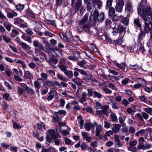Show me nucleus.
Masks as SVG:
<instances>
[{"instance_id": "obj_1", "label": "nucleus", "mask_w": 152, "mask_h": 152, "mask_svg": "<svg viewBox=\"0 0 152 152\" xmlns=\"http://www.w3.org/2000/svg\"><path fill=\"white\" fill-rule=\"evenodd\" d=\"M148 12L149 13V15H144L143 14L142 16H141V18L144 20L145 21V26L144 27V30L142 31H141L144 34H146L149 32L151 30V28L149 26V24H151L152 26V13L151 11H150L149 9H148Z\"/></svg>"}, {"instance_id": "obj_2", "label": "nucleus", "mask_w": 152, "mask_h": 152, "mask_svg": "<svg viewBox=\"0 0 152 152\" xmlns=\"http://www.w3.org/2000/svg\"><path fill=\"white\" fill-rule=\"evenodd\" d=\"M148 9H150V11L152 13L151 7L147 5V0H142L140 4L137 7L138 14H140L141 16H142V14L144 15H149Z\"/></svg>"}, {"instance_id": "obj_3", "label": "nucleus", "mask_w": 152, "mask_h": 152, "mask_svg": "<svg viewBox=\"0 0 152 152\" xmlns=\"http://www.w3.org/2000/svg\"><path fill=\"white\" fill-rule=\"evenodd\" d=\"M71 5L76 12H78L82 6V0H71Z\"/></svg>"}, {"instance_id": "obj_4", "label": "nucleus", "mask_w": 152, "mask_h": 152, "mask_svg": "<svg viewBox=\"0 0 152 152\" xmlns=\"http://www.w3.org/2000/svg\"><path fill=\"white\" fill-rule=\"evenodd\" d=\"M137 143V141L136 140L131 141L129 143V147H128V150L132 152H136L137 149L135 146Z\"/></svg>"}, {"instance_id": "obj_5", "label": "nucleus", "mask_w": 152, "mask_h": 152, "mask_svg": "<svg viewBox=\"0 0 152 152\" xmlns=\"http://www.w3.org/2000/svg\"><path fill=\"white\" fill-rule=\"evenodd\" d=\"M20 45L21 46L23 49L27 53L30 55H31L33 53V51L31 50V47L27 44L24 42H20Z\"/></svg>"}, {"instance_id": "obj_6", "label": "nucleus", "mask_w": 152, "mask_h": 152, "mask_svg": "<svg viewBox=\"0 0 152 152\" xmlns=\"http://www.w3.org/2000/svg\"><path fill=\"white\" fill-rule=\"evenodd\" d=\"M96 109H102L101 110H97L96 111V113L97 115H102L104 114V106H102L101 104L99 102H97L96 103Z\"/></svg>"}, {"instance_id": "obj_7", "label": "nucleus", "mask_w": 152, "mask_h": 152, "mask_svg": "<svg viewBox=\"0 0 152 152\" xmlns=\"http://www.w3.org/2000/svg\"><path fill=\"white\" fill-rule=\"evenodd\" d=\"M126 6L125 10L127 12H132L133 11V7L132 6V3L130 1L128 0L126 1Z\"/></svg>"}, {"instance_id": "obj_8", "label": "nucleus", "mask_w": 152, "mask_h": 152, "mask_svg": "<svg viewBox=\"0 0 152 152\" xmlns=\"http://www.w3.org/2000/svg\"><path fill=\"white\" fill-rule=\"evenodd\" d=\"M33 45L36 47H38L39 49L42 50H43L44 49L43 45L41 43H39L38 40H35L33 42Z\"/></svg>"}, {"instance_id": "obj_9", "label": "nucleus", "mask_w": 152, "mask_h": 152, "mask_svg": "<svg viewBox=\"0 0 152 152\" xmlns=\"http://www.w3.org/2000/svg\"><path fill=\"white\" fill-rule=\"evenodd\" d=\"M84 79L85 80L88 82H92L96 81L95 79H94L91 75L87 73L85 75Z\"/></svg>"}, {"instance_id": "obj_10", "label": "nucleus", "mask_w": 152, "mask_h": 152, "mask_svg": "<svg viewBox=\"0 0 152 152\" xmlns=\"http://www.w3.org/2000/svg\"><path fill=\"white\" fill-rule=\"evenodd\" d=\"M115 64L122 71H124L125 69V68L126 66V64L125 62H122L121 64L116 62L115 63Z\"/></svg>"}, {"instance_id": "obj_11", "label": "nucleus", "mask_w": 152, "mask_h": 152, "mask_svg": "<svg viewBox=\"0 0 152 152\" xmlns=\"http://www.w3.org/2000/svg\"><path fill=\"white\" fill-rule=\"evenodd\" d=\"M99 12L97 10H95L93 15H91L89 17V19L91 21H93V20H96L98 17L99 16Z\"/></svg>"}, {"instance_id": "obj_12", "label": "nucleus", "mask_w": 152, "mask_h": 152, "mask_svg": "<svg viewBox=\"0 0 152 152\" xmlns=\"http://www.w3.org/2000/svg\"><path fill=\"white\" fill-rule=\"evenodd\" d=\"M49 134L51 136L52 138L54 139L58 137V134L54 129H50L48 130Z\"/></svg>"}, {"instance_id": "obj_13", "label": "nucleus", "mask_w": 152, "mask_h": 152, "mask_svg": "<svg viewBox=\"0 0 152 152\" xmlns=\"http://www.w3.org/2000/svg\"><path fill=\"white\" fill-rule=\"evenodd\" d=\"M143 43L137 44L138 48L137 50L139 52L141 53L144 54L145 53L146 50L145 49L143 46Z\"/></svg>"}, {"instance_id": "obj_14", "label": "nucleus", "mask_w": 152, "mask_h": 152, "mask_svg": "<svg viewBox=\"0 0 152 152\" xmlns=\"http://www.w3.org/2000/svg\"><path fill=\"white\" fill-rule=\"evenodd\" d=\"M145 36V34L141 31L139 34L138 36L137 44L143 43H142L143 38Z\"/></svg>"}, {"instance_id": "obj_15", "label": "nucleus", "mask_w": 152, "mask_h": 152, "mask_svg": "<svg viewBox=\"0 0 152 152\" xmlns=\"http://www.w3.org/2000/svg\"><path fill=\"white\" fill-rule=\"evenodd\" d=\"M6 12L7 13V17L10 18H12L14 17L17 16L18 15L17 13L13 11L9 12H7V10H6Z\"/></svg>"}, {"instance_id": "obj_16", "label": "nucleus", "mask_w": 152, "mask_h": 152, "mask_svg": "<svg viewBox=\"0 0 152 152\" xmlns=\"http://www.w3.org/2000/svg\"><path fill=\"white\" fill-rule=\"evenodd\" d=\"M72 104L73 105L72 109L77 110H79L80 109V106L79 105L78 102L75 100L73 101L72 103Z\"/></svg>"}, {"instance_id": "obj_17", "label": "nucleus", "mask_w": 152, "mask_h": 152, "mask_svg": "<svg viewBox=\"0 0 152 152\" xmlns=\"http://www.w3.org/2000/svg\"><path fill=\"white\" fill-rule=\"evenodd\" d=\"M24 76L26 79L32 80L33 79V75L29 71H25Z\"/></svg>"}, {"instance_id": "obj_18", "label": "nucleus", "mask_w": 152, "mask_h": 152, "mask_svg": "<svg viewBox=\"0 0 152 152\" xmlns=\"http://www.w3.org/2000/svg\"><path fill=\"white\" fill-rule=\"evenodd\" d=\"M42 78H39L37 80L34 82V85L35 87L36 88H38V90H37V91H39V89L40 88V83H42Z\"/></svg>"}, {"instance_id": "obj_19", "label": "nucleus", "mask_w": 152, "mask_h": 152, "mask_svg": "<svg viewBox=\"0 0 152 152\" xmlns=\"http://www.w3.org/2000/svg\"><path fill=\"white\" fill-rule=\"evenodd\" d=\"M118 31H119V35L123 34L124 36L125 33V28L121 26H119L118 27Z\"/></svg>"}, {"instance_id": "obj_20", "label": "nucleus", "mask_w": 152, "mask_h": 152, "mask_svg": "<svg viewBox=\"0 0 152 152\" xmlns=\"http://www.w3.org/2000/svg\"><path fill=\"white\" fill-rule=\"evenodd\" d=\"M82 135L83 136V138L86 139V141L88 142H90L91 141V137L88 136L87 133L86 132H83L82 133Z\"/></svg>"}, {"instance_id": "obj_21", "label": "nucleus", "mask_w": 152, "mask_h": 152, "mask_svg": "<svg viewBox=\"0 0 152 152\" xmlns=\"http://www.w3.org/2000/svg\"><path fill=\"white\" fill-rule=\"evenodd\" d=\"M84 127L87 131H89L91 128H93L94 129V126L93 124L90 123H87L85 124Z\"/></svg>"}, {"instance_id": "obj_22", "label": "nucleus", "mask_w": 152, "mask_h": 152, "mask_svg": "<svg viewBox=\"0 0 152 152\" xmlns=\"http://www.w3.org/2000/svg\"><path fill=\"white\" fill-rule=\"evenodd\" d=\"M64 74L69 78L72 79L73 77V74L72 71L66 70Z\"/></svg>"}, {"instance_id": "obj_23", "label": "nucleus", "mask_w": 152, "mask_h": 152, "mask_svg": "<svg viewBox=\"0 0 152 152\" xmlns=\"http://www.w3.org/2000/svg\"><path fill=\"white\" fill-rule=\"evenodd\" d=\"M94 4L93 3L91 4L90 2L87 4V7L88 11L91 13L93 10V8L94 7Z\"/></svg>"}, {"instance_id": "obj_24", "label": "nucleus", "mask_w": 152, "mask_h": 152, "mask_svg": "<svg viewBox=\"0 0 152 152\" xmlns=\"http://www.w3.org/2000/svg\"><path fill=\"white\" fill-rule=\"evenodd\" d=\"M14 21V24L17 26H19L20 23H22L23 22V20L19 18H15Z\"/></svg>"}, {"instance_id": "obj_25", "label": "nucleus", "mask_w": 152, "mask_h": 152, "mask_svg": "<svg viewBox=\"0 0 152 152\" xmlns=\"http://www.w3.org/2000/svg\"><path fill=\"white\" fill-rule=\"evenodd\" d=\"M121 127V126L120 124H116L115 126L112 128V130L114 133H116L119 131Z\"/></svg>"}, {"instance_id": "obj_26", "label": "nucleus", "mask_w": 152, "mask_h": 152, "mask_svg": "<svg viewBox=\"0 0 152 152\" xmlns=\"http://www.w3.org/2000/svg\"><path fill=\"white\" fill-rule=\"evenodd\" d=\"M108 11V15L109 16L112 17L115 14V10L114 8L110 7H109Z\"/></svg>"}, {"instance_id": "obj_27", "label": "nucleus", "mask_w": 152, "mask_h": 152, "mask_svg": "<svg viewBox=\"0 0 152 152\" xmlns=\"http://www.w3.org/2000/svg\"><path fill=\"white\" fill-rule=\"evenodd\" d=\"M102 131V127L101 125H99L96 126V136H98L100 135V132Z\"/></svg>"}, {"instance_id": "obj_28", "label": "nucleus", "mask_w": 152, "mask_h": 152, "mask_svg": "<svg viewBox=\"0 0 152 152\" xmlns=\"http://www.w3.org/2000/svg\"><path fill=\"white\" fill-rule=\"evenodd\" d=\"M124 36H123V34L121 35H119L118 38L117 40H115L113 41L114 42H115L116 44H119L121 45L122 44V43L123 42V37H124Z\"/></svg>"}, {"instance_id": "obj_29", "label": "nucleus", "mask_w": 152, "mask_h": 152, "mask_svg": "<svg viewBox=\"0 0 152 152\" xmlns=\"http://www.w3.org/2000/svg\"><path fill=\"white\" fill-rule=\"evenodd\" d=\"M88 17V15L86 14L80 21V23L83 25L87 21Z\"/></svg>"}, {"instance_id": "obj_30", "label": "nucleus", "mask_w": 152, "mask_h": 152, "mask_svg": "<svg viewBox=\"0 0 152 152\" xmlns=\"http://www.w3.org/2000/svg\"><path fill=\"white\" fill-rule=\"evenodd\" d=\"M86 64V61L85 60H83L81 61L78 62L77 64L79 65L81 68L84 69H86V67L85 66V64Z\"/></svg>"}, {"instance_id": "obj_31", "label": "nucleus", "mask_w": 152, "mask_h": 152, "mask_svg": "<svg viewBox=\"0 0 152 152\" xmlns=\"http://www.w3.org/2000/svg\"><path fill=\"white\" fill-rule=\"evenodd\" d=\"M129 69L132 70H136L137 69H140L141 68V67L139 65L135 64L132 65L130 64L129 65Z\"/></svg>"}, {"instance_id": "obj_32", "label": "nucleus", "mask_w": 152, "mask_h": 152, "mask_svg": "<svg viewBox=\"0 0 152 152\" xmlns=\"http://www.w3.org/2000/svg\"><path fill=\"white\" fill-rule=\"evenodd\" d=\"M72 81L77 85L78 86H81V83L80 82V79L78 77H75V78H72Z\"/></svg>"}, {"instance_id": "obj_33", "label": "nucleus", "mask_w": 152, "mask_h": 152, "mask_svg": "<svg viewBox=\"0 0 152 152\" xmlns=\"http://www.w3.org/2000/svg\"><path fill=\"white\" fill-rule=\"evenodd\" d=\"M15 7L17 10L20 12L24 9L25 6L24 5L19 4L16 5Z\"/></svg>"}, {"instance_id": "obj_34", "label": "nucleus", "mask_w": 152, "mask_h": 152, "mask_svg": "<svg viewBox=\"0 0 152 152\" xmlns=\"http://www.w3.org/2000/svg\"><path fill=\"white\" fill-rule=\"evenodd\" d=\"M15 61L16 63L19 64L22 66V67L23 68H26V65L24 63V62L22 60L19 59L17 60H15Z\"/></svg>"}, {"instance_id": "obj_35", "label": "nucleus", "mask_w": 152, "mask_h": 152, "mask_svg": "<svg viewBox=\"0 0 152 152\" xmlns=\"http://www.w3.org/2000/svg\"><path fill=\"white\" fill-rule=\"evenodd\" d=\"M110 117L113 122L118 121V118L115 113H111Z\"/></svg>"}, {"instance_id": "obj_36", "label": "nucleus", "mask_w": 152, "mask_h": 152, "mask_svg": "<svg viewBox=\"0 0 152 152\" xmlns=\"http://www.w3.org/2000/svg\"><path fill=\"white\" fill-rule=\"evenodd\" d=\"M124 6L122 5H116L115 8L116 11L119 12H121L123 10V8Z\"/></svg>"}, {"instance_id": "obj_37", "label": "nucleus", "mask_w": 152, "mask_h": 152, "mask_svg": "<svg viewBox=\"0 0 152 152\" xmlns=\"http://www.w3.org/2000/svg\"><path fill=\"white\" fill-rule=\"evenodd\" d=\"M56 76L58 77V79L60 80H61L64 82H67V79L64 77L62 76H61L60 74L58 73L57 74Z\"/></svg>"}, {"instance_id": "obj_38", "label": "nucleus", "mask_w": 152, "mask_h": 152, "mask_svg": "<svg viewBox=\"0 0 152 152\" xmlns=\"http://www.w3.org/2000/svg\"><path fill=\"white\" fill-rule=\"evenodd\" d=\"M74 70L78 71L82 75H86L87 73L86 72L83 70V69H78L77 68H75L74 69Z\"/></svg>"}, {"instance_id": "obj_39", "label": "nucleus", "mask_w": 152, "mask_h": 152, "mask_svg": "<svg viewBox=\"0 0 152 152\" xmlns=\"http://www.w3.org/2000/svg\"><path fill=\"white\" fill-rule=\"evenodd\" d=\"M25 91L26 93H29L31 95H34L35 94V92L33 89L29 87H28Z\"/></svg>"}, {"instance_id": "obj_40", "label": "nucleus", "mask_w": 152, "mask_h": 152, "mask_svg": "<svg viewBox=\"0 0 152 152\" xmlns=\"http://www.w3.org/2000/svg\"><path fill=\"white\" fill-rule=\"evenodd\" d=\"M64 139L65 140V143L66 145H73V142L70 139L66 138H65Z\"/></svg>"}, {"instance_id": "obj_41", "label": "nucleus", "mask_w": 152, "mask_h": 152, "mask_svg": "<svg viewBox=\"0 0 152 152\" xmlns=\"http://www.w3.org/2000/svg\"><path fill=\"white\" fill-rule=\"evenodd\" d=\"M3 25L8 31H11V27L12 26V25L11 24H6V23H3Z\"/></svg>"}, {"instance_id": "obj_42", "label": "nucleus", "mask_w": 152, "mask_h": 152, "mask_svg": "<svg viewBox=\"0 0 152 152\" xmlns=\"http://www.w3.org/2000/svg\"><path fill=\"white\" fill-rule=\"evenodd\" d=\"M121 22L124 25L126 26L128 24L129 19L127 17H124L122 20Z\"/></svg>"}, {"instance_id": "obj_43", "label": "nucleus", "mask_w": 152, "mask_h": 152, "mask_svg": "<svg viewBox=\"0 0 152 152\" xmlns=\"http://www.w3.org/2000/svg\"><path fill=\"white\" fill-rule=\"evenodd\" d=\"M113 1V0H107L106 7V9L111 7Z\"/></svg>"}, {"instance_id": "obj_44", "label": "nucleus", "mask_w": 152, "mask_h": 152, "mask_svg": "<svg viewBox=\"0 0 152 152\" xmlns=\"http://www.w3.org/2000/svg\"><path fill=\"white\" fill-rule=\"evenodd\" d=\"M13 128L16 129H18L21 128V126L20 125L18 124L15 121L13 122Z\"/></svg>"}, {"instance_id": "obj_45", "label": "nucleus", "mask_w": 152, "mask_h": 152, "mask_svg": "<svg viewBox=\"0 0 152 152\" xmlns=\"http://www.w3.org/2000/svg\"><path fill=\"white\" fill-rule=\"evenodd\" d=\"M144 110L147 113L152 115V108L148 107L144 108Z\"/></svg>"}, {"instance_id": "obj_46", "label": "nucleus", "mask_w": 152, "mask_h": 152, "mask_svg": "<svg viewBox=\"0 0 152 152\" xmlns=\"http://www.w3.org/2000/svg\"><path fill=\"white\" fill-rule=\"evenodd\" d=\"M26 14L29 16L32 17L34 18L35 16L33 13V12L29 10L28 9L26 11Z\"/></svg>"}, {"instance_id": "obj_47", "label": "nucleus", "mask_w": 152, "mask_h": 152, "mask_svg": "<svg viewBox=\"0 0 152 152\" xmlns=\"http://www.w3.org/2000/svg\"><path fill=\"white\" fill-rule=\"evenodd\" d=\"M58 68L60 69L64 73L67 70L66 67L64 65H60L59 66Z\"/></svg>"}, {"instance_id": "obj_48", "label": "nucleus", "mask_w": 152, "mask_h": 152, "mask_svg": "<svg viewBox=\"0 0 152 152\" xmlns=\"http://www.w3.org/2000/svg\"><path fill=\"white\" fill-rule=\"evenodd\" d=\"M99 21L100 22H101L104 20V14L103 13H101L98 17Z\"/></svg>"}, {"instance_id": "obj_49", "label": "nucleus", "mask_w": 152, "mask_h": 152, "mask_svg": "<svg viewBox=\"0 0 152 152\" xmlns=\"http://www.w3.org/2000/svg\"><path fill=\"white\" fill-rule=\"evenodd\" d=\"M94 97H97L98 98H102V95L96 91H94Z\"/></svg>"}, {"instance_id": "obj_50", "label": "nucleus", "mask_w": 152, "mask_h": 152, "mask_svg": "<svg viewBox=\"0 0 152 152\" xmlns=\"http://www.w3.org/2000/svg\"><path fill=\"white\" fill-rule=\"evenodd\" d=\"M95 2V3L97 4L98 5V8L100 9L102 6V2L99 0H94L93 3Z\"/></svg>"}, {"instance_id": "obj_51", "label": "nucleus", "mask_w": 152, "mask_h": 152, "mask_svg": "<svg viewBox=\"0 0 152 152\" xmlns=\"http://www.w3.org/2000/svg\"><path fill=\"white\" fill-rule=\"evenodd\" d=\"M136 116L138 119L141 121H144V119L142 117V112L141 114L140 113H137L136 114Z\"/></svg>"}, {"instance_id": "obj_52", "label": "nucleus", "mask_w": 152, "mask_h": 152, "mask_svg": "<svg viewBox=\"0 0 152 152\" xmlns=\"http://www.w3.org/2000/svg\"><path fill=\"white\" fill-rule=\"evenodd\" d=\"M61 134L64 136L68 135L69 134V132L66 130H62L61 132Z\"/></svg>"}, {"instance_id": "obj_53", "label": "nucleus", "mask_w": 152, "mask_h": 152, "mask_svg": "<svg viewBox=\"0 0 152 152\" xmlns=\"http://www.w3.org/2000/svg\"><path fill=\"white\" fill-rule=\"evenodd\" d=\"M3 40L7 43L9 42L11 40L10 37L5 35L3 36Z\"/></svg>"}, {"instance_id": "obj_54", "label": "nucleus", "mask_w": 152, "mask_h": 152, "mask_svg": "<svg viewBox=\"0 0 152 152\" xmlns=\"http://www.w3.org/2000/svg\"><path fill=\"white\" fill-rule=\"evenodd\" d=\"M18 94H19L20 95H22L23 92H24V90L23 89H22L21 87L18 86Z\"/></svg>"}, {"instance_id": "obj_55", "label": "nucleus", "mask_w": 152, "mask_h": 152, "mask_svg": "<svg viewBox=\"0 0 152 152\" xmlns=\"http://www.w3.org/2000/svg\"><path fill=\"white\" fill-rule=\"evenodd\" d=\"M44 35L46 36H48L50 37H53V36H55V35L52 34L50 32L46 31L44 33Z\"/></svg>"}, {"instance_id": "obj_56", "label": "nucleus", "mask_w": 152, "mask_h": 152, "mask_svg": "<svg viewBox=\"0 0 152 152\" xmlns=\"http://www.w3.org/2000/svg\"><path fill=\"white\" fill-rule=\"evenodd\" d=\"M47 23L48 24L51 25L53 26H56V23L54 20H47Z\"/></svg>"}, {"instance_id": "obj_57", "label": "nucleus", "mask_w": 152, "mask_h": 152, "mask_svg": "<svg viewBox=\"0 0 152 152\" xmlns=\"http://www.w3.org/2000/svg\"><path fill=\"white\" fill-rule=\"evenodd\" d=\"M91 47L92 50L94 51V52H97L98 51V50L97 48L95 45L94 44H92L91 45Z\"/></svg>"}, {"instance_id": "obj_58", "label": "nucleus", "mask_w": 152, "mask_h": 152, "mask_svg": "<svg viewBox=\"0 0 152 152\" xmlns=\"http://www.w3.org/2000/svg\"><path fill=\"white\" fill-rule=\"evenodd\" d=\"M116 5H124V0H116Z\"/></svg>"}, {"instance_id": "obj_59", "label": "nucleus", "mask_w": 152, "mask_h": 152, "mask_svg": "<svg viewBox=\"0 0 152 152\" xmlns=\"http://www.w3.org/2000/svg\"><path fill=\"white\" fill-rule=\"evenodd\" d=\"M108 42L109 43H113V41L109 36L105 34V41Z\"/></svg>"}, {"instance_id": "obj_60", "label": "nucleus", "mask_w": 152, "mask_h": 152, "mask_svg": "<svg viewBox=\"0 0 152 152\" xmlns=\"http://www.w3.org/2000/svg\"><path fill=\"white\" fill-rule=\"evenodd\" d=\"M18 75H14V79L15 80L19 82H22L23 81V79L20 77Z\"/></svg>"}, {"instance_id": "obj_61", "label": "nucleus", "mask_w": 152, "mask_h": 152, "mask_svg": "<svg viewBox=\"0 0 152 152\" xmlns=\"http://www.w3.org/2000/svg\"><path fill=\"white\" fill-rule=\"evenodd\" d=\"M41 76L42 78L45 80H46L48 78V75L43 72L41 74Z\"/></svg>"}, {"instance_id": "obj_62", "label": "nucleus", "mask_w": 152, "mask_h": 152, "mask_svg": "<svg viewBox=\"0 0 152 152\" xmlns=\"http://www.w3.org/2000/svg\"><path fill=\"white\" fill-rule=\"evenodd\" d=\"M142 115L143 118L145 120H147L149 118V115L145 112H142Z\"/></svg>"}, {"instance_id": "obj_63", "label": "nucleus", "mask_w": 152, "mask_h": 152, "mask_svg": "<svg viewBox=\"0 0 152 152\" xmlns=\"http://www.w3.org/2000/svg\"><path fill=\"white\" fill-rule=\"evenodd\" d=\"M78 122L79 123L80 126V129H82L83 127V126L84 124V120L83 119H81L78 120Z\"/></svg>"}, {"instance_id": "obj_64", "label": "nucleus", "mask_w": 152, "mask_h": 152, "mask_svg": "<svg viewBox=\"0 0 152 152\" xmlns=\"http://www.w3.org/2000/svg\"><path fill=\"white\" fill-rule=\"evenodd\" d=\"M10 96V94L7 93H5L3 95V98L5 100H7Z\"/></svg>"}]
</instances>
